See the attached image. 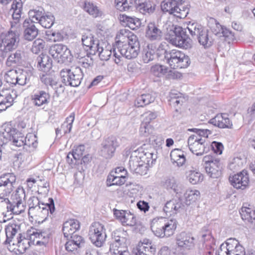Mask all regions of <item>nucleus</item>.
<instances>
[{"instance_id": "obj_1", "label": "nucleus", "mask_w": 255, "mask_h": 255, "mask_svg": "<svg viewBox=\"0 0 255 255\" xmlns=\"http://www.w3.org/2000/svg\"><path fill=\"white\" fill-rule=\"evenodd\" d=\"M16 177L13 173H6L0 176V200L6 204L7 212L18 215L21 213L23 209L19 204L4 196H7L13 190L15 185Z\"/></svg>"}, {"instance_id": "obj_2", "label": "nucleus", "mask_w": 255, "mask_h": 255, "mask_svg": "<svg viewBox=\"0 0 255 255\" xmlns=\"http://www.w3.org/2000/svg\"><path fill=\"white\" fill-rule=\"evenodd\" d=\"M140 50V44L136 35H131L129 41L113 48V56L115 58L114 61L117 64H120L122 57L128 59L136 58Z\"/></svg>"}, {"instance_id": "obj_3", "label": "nucleus", "mask_w": 255, "mask_h": 255, "mask_svg": "<svg viewBox=\"0 0 255 255\" xmlns=\"http://www.w3.org/2000/svg\"><path fill=\"white\" fill-rule=\"evenodd\" d=\"M28 136L30 137V135L28 134L24 137L23 134L11 124L5 123L2 125L0 130V144L2 146L12 141L13 145L20 147L27 144L24 143V141L26 142Z\"/></svg>"}, {"instance_id": "obj_4", "label": "nucleus", "mask_w": 255, "mask_h": 255, "mask_svg": "<svg viewBox=\"0 0 255 255\" xmlns=\"http://www.w3.org/2000/svg\"><path fill=\"white\" fill-rule=\"evenodd\" d=\"M175 220H168L163 217L153 219L151 222V229L154 234L159 238L168 237L172 235L176 228Z\"/></svg>"}, {"instance_id": "obj_5", "label": "nucleus", "mask_w": 255, "mask_h": 255, "mask_svg": "<svg viewBox=\"0 0 255 255\" xmlns=\"http://www.w3.org/2000/svg\"><path fill=\"white\" fill-rule=\"evenodd\" d=\"M19 229V226L15 224H8L5 228L6 238L3 244L5 245L8 244L10 246L11 244L13 246L16 245L17 248H14L13 250L16 249L19 254H22L30 247L32 241L29 239L22 240L16 239V241L13 240L14 236Z\"/></svg>"}, {"instance_id": "obj_6", "label": "nucleus", "mask_w": 255, "mask_h": 255, "mask_svg": "<svg viewBox=\"0 0 255 255\" xmlns=\"http://www.w3.org/2000/svg\"><path fill=\"white\" fill-rule=\"evenodd\" d=\"M45 42L42 39L37 38L33 42V59H35V64L37 68L43 72H48L52 67V61L46 54L41 52L44 47Z\"/></svg>"}, {"instance_id": "obj_7", "label": "nucleus", "mask_w": 255, "mask_h": 255, "mask_svg": "<svg viewBox=\"0 0 255 255\" xmlns=\"http://www.w3.org/2000/svg\"><path fill=\"white\" fill-rule=\"evenodd\" d=\"M165 58L170 68L172 69L185 68L190 64L189 56L176 49H173L166 53Z\"/></svg>"}, {"instance_id": "obj_8", "label": "nucleus", "mask_w": 255, "mask_h": 255, "mask_svg": "<svg viewBox=\"0 0 255 255\" xmlns=\"http://www.w3.org/2000/svg\"><path fill=\"white\" fill-rule=\"evenodd\" d=\"M81 69L76 67L71 69H63L60 72L62 82L66 86L78 87L83 78Z\"/></svg>"}, {"instance_id": "obj_9", "label": "nucleus", "mask_w": 255, "mask_h": 255, "mask_svg": "<svg viewBox=\"0 0 255 255\" xmlns=\"http://www.w3.org/2000/svg\"><path fill=\"white\" fill-rule=\"evenodd\" d=\"M169 42L176 47L187 49L192 47V40L181 27H175L173 34L168 38Z\"/></svg>"}, {"instance_id": "obj_10", "label": "nucleus", "mask_w": 255, "mask_h": 255, "mask_svg": "<svg viewBox=\"0 0 255 255\" xmlns=\"http://www.w3.org/2000/svg\"><path fill=\"white\" fill-rule=\"evenodd\" d=\"M33 209L38 212L39 216H41V220H38V223H42L45 221L49 214V211L52 214L55 211L54 201L52 198H49V203L40 204L39 197L33 196ZM35 220V222H37Z\"/></svg>"}, {"instance_id": "obj_11", "label": "nucleus", "mask_w": 255, "mask_h": 255, "mask_svg": "<svg viewBox=\"0 0 255 255\" xmlns=\"http://www.w3.org/2000/svg\"><path fill=\"white\" fill-rule=\"evenodd\" d=\"M182 0H167L163 1L161 4L162 10L164 12H168L170 14L180 18H184L188 12L186 9H181L182 6Z\"/></svg>"}, {"instance_id": "obj_12", "label": "nucleus", "mask_w": 255, "mask_h": 255, "mask_svg": "<svg viewBox=\"0 0 255 255\" xmlns=\"http://www.w3.org/2000/svg\"><path fill=\"white\" fill-rule=\"evenodd\" d=\"M127 237V233L123 230L114 231L112 234L113 241L110 245V252L116 254L118 251L128 249Z\"/></svg>"}, {"instance_id": "obj_13", "label": "nucleus", "mask_w": 255, "mask_h": 255, "mask_svg": "<svg viewBox=\"0 0 255 255\" xmlns=\"http://www.w3.org/2000/svg\"><path fill=\"white\" fill-rule=\"evenodd\" d=\"M89 236L94 245L98 247H101L106 238L104 225L99 222L93 223L90 227Z\"/></svg>"}, {"instance_id": "obj_14", "label": "nucleus", "mask_w": 255, "mask_h": 255, "mask_svg": "<svg viewBox=\"0 0 255 255\" xmlns=\"http://www.w3.org/2000/svg\"><path fill=\"white\" fill-rule=\"evenodd\" d=\"M18 39L15 32L9 30L0 43V56L4 58L8 52L17 47L16 40Z\"/></svg>"}, {"instance_id": "obj_15", "label": "nucleus", "mask_w": 255, "mask_h": 255, "mask_svg": "<svg viewBox=\"0 0 255 255\" xmlns=\"http://www.w3.org/2000/svg\"><path fill=\"white\" fill-rule=\"evenodd\" d=\"M188 145L190 150L194 154L200 156L208 152L209 146L205 138L199 136H190L188 139Z\"/></svg>"}, {"instance_id": "obj_16", "label": "nucleus", "mask_w": 255, "mask_h": 255, "mask_svg": "<svg viewBox=\"0 0 255 255\" xmlns=\"http://www.w3.org/2000/svg\"><path fill=\"white\" fill-rule=\"evenodd\" d=\"M49 53L58 63H63L71 59L72 55L67 46L62 44H54L50 47Z\"/></svg>"}, {"instance_id": "obj_17", "label": "nucleus", "mask_w": 255, "mask_h": 255, "mask_svg": "<svg viewBox=\"0 0 255 255\" xmlns=\"http://www.w3.org/2000/svg\"><path fill=\"white\" fill-rule=\"evenodd\" d=\"M130 170L139 175H144L146 173L147 165L141 159L139 152L134 151L130 157L129 160Z\"/></svg>"}, {"instance_id": "obj_18", "label": "nucleus", "mask_w": 255, "mask_h": 255, "mask_svg": "<svg viewBox=\"0 0 255 255\" xmlns=\"http://www.w3.org/2000/svg\"><path fill=\"white\" fill-rule=\"evenodd\" d=\"M176 243L181 249L189 250L195 247V239L191 233L182 232L177 235Z\"/></svg>"}, {"instance_id": "obj_19", "label": "nucleus", "mask_w": 255, "mask_h": 255, "mask_svg": "<svg viewBox=\"0 0 255 255\" xmlns=\"http://www.w3.org/2000/svg\"><path fill=\"white\" fill-rule=\"evenodd\" d=\"M114 214L123 225L133 226L136 224L135 216L129 210L114 209Z\"/></svg>"}, {"instance_id": "obj_20", "label": "nucleus", "mask_w": 255, "mask_h": 255, "mask_svg": "<svg viewBox=\"0 0 255 255\" xmlns=\"http://www.w3.org/2000/svg\"><path fill=\"white\" fill-rule=\"evenodd\" d=\"M102 145L101 153L102 156L106 158H110L112 157L116 148L119 146L117 138L114 136L106 139L103 141Z\"/></svg>"}, {"instance_id": "obj_21", "label": "nucleus", "mask_w": 255, "mask_h": 255, "mask_svg": "<svg viewBox=\"0 0 255 255\" xmlns=\"http://www.w3.org/2000/svg\"><path fill=\"white\" fill-rule=\"evenodd\" d=\"M213 25L211 26V29L212 32L216 36L219 37H224V39L228 41L234 39V35L233 32L229 29L221 25L215 19H212Z\"/></svg>"}, {"instance_id": "obj_22", "label": "nucleus", "mask_w": 255, "mask_h": 255, "mask_svg": "<svg viewBox=\"0 0 255 255\" xmlns=\"http://www.w3.org/2000/svg\"><path fill=\"white\" fill-rule=\"evenodd\" d=\"M163 36V32L159 26L154 22L148 23L145 29V37L151 41H160Z\"/></svg>"}, {"instance_id": "obj_23", "label": "nucleus", "mask_w": 255, "mask_h": 255, "mask_svg": "<svg viewBox=\"0 0 255 255\" xmlns=\"http://www.w3.org/2000/svg\"><path fill=\"white\" fill-rule=\"evenodd\" d=\"M229 180L231 184L237 189H245L248 185L249 177L247 172L243 170L242 172L230 177Z\"/></svg>"}, {"instance_id": "obj_24", "label": "nucleus", "mask_w": 255, "mask_h": 255, "mask_svg": "<svg viewBox=\"0 0 255 255\" xmlns=\"http://www.w3.org/2000/svg\"><path fill=\"white\" fill-rule=\"evenodd\" d=\"M136 255H155L156 249L148 239H143L140 242L137 247Z\"/></svg>"}, {"instance_id": "obj_25", "label": "nucleus", "mask_w": 255, "mask_h": 255, "mask_svg": "<svg viewBox=\"0 0 255 255\" xmlns=\"http://www.w3.org/2000/svg\"><path fill=\"white\" fill-rule=\"evenodd\" d=\"M82 42L87 51H89L92 55H95V51L98 49L97 45L100 43L98 40L95 39L93 35L88 32L82 35Z\"/></svg>"}, {"instance_id": "obj_26", "label": "nucleus", "mask_w": 255, "mask_h": 255, "mask_svg": "<svg viewBox=\"0 0 255 255\" xmlns=\"http://www.w3.org/2000/svg\"><path fill=\"white\" fill-rule=\"evenodd\" d=\"M40 80L46 86H50L53 88L55 92L58 93H61L64 92V87L62 84L58 82L57 78L52 75L43 74L40 76Z\"/></svg>"}, {"instance_id": "obj_27", "label": "nucleus", "mask_w": 255, "mask_h": 255, "mask_svg": "<svg viewBox=\"0 0 255 255\" xmlns=\"http://www.w3.org/2000/svg\"><path fill=\"white\" fill-rule=\"evenodd\" d=\"M133 3L136 9L143 14L152 13L155 10V4L149 0H134Z\"/></svg>"}, {"instance_id": "obj_28", "label": "nucleus", "mask_w": 255, "mask_h": 255, "mask_svg": "<svg viewBox=\"0 0 255 255\" xmlns=\"http://www.w3.org/2000/svg\"><path fill=\"white\" fill-rule=\"evenodd\" d=\"M182 207L183 204L179 198L173 199L166 203L163 208V211L167 214L174 215L180 212L182 209Z\"/></svg>"}, {"instance_id": "obj_29", "label": "nucleus", "mask_w": 255, "mask_h": 255, "mask_svg": "<svg viewBox=\"0 0 255 255\" xmlns=\"http://www.w3.org/2000/svg\"><path fill=\"white\" fill-rule=\"evenodd\" d=\"M210 123L220 128H231L232 124L227 114H218L210 120Z\"/></svg>"}, {"instance_id": "obj_30", "label": "nucleus", "mask_w": 255, "mask_h": 255, "mask_svg": "<svg viewBox=\"0 0 255 255\" xmlns=\"http://www.w3.org/2000/svg\"><path fill=\"white\" fill-rule=\"evenodd\" d=\"M156 44L150 43L144 47L141 55V58L144 63H148L153 61L156 56Z\"/></svg>"}, {"instance_id": "obj_31", "label": "nucleus", "mask_w": 255, "mask_h": 255, "mask_svg": "<svg viewBox=\"0 0 255 255\" xmlns=\"http://www.w3.org/2000/svg\"><path fill=\"white\" fill-rule=\"evenodd\" d=\"M80 228V224L77 220H69L63 224V232L65 237L69 238L74 234Z\"/></svg>"}, {"instance_id": "obj_32", "label": "nucleus", "mask_w": 255, "mask_h": 255, "mask_svg": "<svg viewBox=\"0 0 255 255\" xmlns=\"http://www.w3.org/2000/svg\"><path fill=\"white\" fill-rule=\"evenodd\" d=\"M236 245V239L230 238L227 240L225 243L220 245V248L217 252V255H230L231 252H233L235 246Z\"/></svg>"}, {"instance_id": "obj_33", "label": "nucleus", "mask_w": 255, "mask_h": 255, "mask_svg": "<svg viewBox=\"0 0 255 255\" xmlns=\"http://www.w3.org/2000/svg\"><path fill=\"white\" fill-rule=\"evenodd\" d=\"M171 160L173 164L180 167L182 166L185 162L186 158L184 152L182 150L175 148L170 152Z\"/></svg>"}, {"instance_id": "obj_34", "label": "nucleus", "mask_w": 255, "mask_h": 255, "mask_svg": "<svg viewBox=\"0 0 255 255\" xmlns=\"http://www.w3.org/2000/svg\"><path fill=\"white\" fill-rule=\"evenodd\" d=\"M205 170L209 176L217 178L221 174L222 166L219 161L212 162L209 166H205Z\"/></svg>"}, {"instance_id": "obj_35", "label": "nucleus", "mask_w": 255, "mask_h": 255, "mask_svg": "<svg viewBox=\"0 0 255 255\" xmlns=\"http://www.w3.org/2000/svg\"><path fill=\"white\" fill-rule=\"evenodd\" d=\"M105 45L103 42H100L97 47L98 49L95 51V55L98 54L101 60L107 61L113 53V50L111 46H105L104 48Z\"/></svg>"}, {"instance_id": "obj_36", "label": "nucleus", "mask_w": 255, "mask_h": 255, "mask_svg": "<svg viewBox=\"0 0 255 255\" xmlns=\"http://www.w3.org/2000/svg\"><path fill=\"white\" fill-rule=\"evenodd\" d=\"M196 37L199 43L205 48H209L212 45L213 38L209 35L208 30L205 28Z\"/></svg>"}, {"instance_id": "obj_37", "label": "nucleus", "mask_w": 255, "mask_h": 255, "mask_svg": "<svg viewBox=\"0 0 255 255\" xmlns=\"http://www.w3.org/2000/svg\"><path fill=\"white\" fill-rule=\"evenodd\" d=\"M164 186L168 189H172L176 194L180 195L183 191V186L180 185L174 177L167 178Z\"/></svg>"}, {"instance_id": "obj_38", "label": "nucleus", "mask_w": 255, "mask_h": 255, "mask_svg": "<svg viewBox=\"0 0 255 255\" xmlns=\"http://www.w3.org/2000/svg\"><path fill=\"white\" fill-rule=\"evenodd\" d=\"M155 96L151 94H143L137 97L134 104L137 107H142L154 102Z\"/></svg>"}, {"instance_id": "obj_39", "label": "nucleus", "mask_w": 255, "mask_h": 255, "mask_svg": "<svg viewBox=\"0 0 255 255\" xmlns=\"http://www.w3.org/2000/svg\"><path fill=\"white\" fill-rule=\"evenodd\" d=\"M131 35H134L131 34L128 30L126 29H121L116 36L117 47L119 46L120 45H122V44L128 42Z\"/></svg>"}, {"instance_id": "obj_40", "label": "nucleus", "mask_w": 255, "mask_h": 255, "mask_svg": "<svg viewBox=\"0 0 255 255\" xmlns=\"http://www.w3.org/2000/svg\"><path fill=\"white\" fill-rule=\"evenodd\" d=\"M200 192L196 189H188L184 193L185 203L186 205H190L199 199Z\"/></svg>"}, {"instance_id": "obj_41", "label": "nucleus", "mask_w": 255, "mask_h": 255, "mask_svg": "<svg viewBox=\"0 0 255 255\" xmlns=\"http://www.w3.org/2000/svg\"><path fill=\"white\" fill-rule=\"evenodd\" d=\"M22 54V52L20 50H16L14 53H11L8 56L6 65L7 66H14L15 65L21 64Z\"/></svg>"}, {"instance_id": "obj_42", "label": "nucleus", "mask_w": 255, "mask_h": 255, "mask_svg": "<svg viewBox=\"0 0 255 255\" xmlns=\"http://www.w3.org/2000/svg\"><path fill=\"white\" fill-rule=\"evenodd\" d=\"M121 20L126 23L127 26L132 30L138 28L141 24L139 19L135 17H131L126 15H123Z\"/></svg>"}, {"instance_id": "obj_43", "label": "nucleus", "mask_w": 255, "mask_h": 255, "mask_svg": "<svg viewBox=\"0 0 255 255\" xmlns=\"http://www.w3.org/2000/svg\"><path fill=\"white\" fill-rule=\"evenodd\" d=\"M127 177L124 175L116 176L113 174H109L107 179L106 183L107 186L113 185L121 186L126 182Z\"/></svg>"}, {"instance_id": "obj_44", "label": "nucleus", "mask_w": 255, "mask_h": 255, "mask_svg": "<svg viewBox=\"0 0 255 255\" xmlns=\"http://www.w3.org/2000/svg\"><path fill=\"white\" fill-rule=\"evenodd\" d=\"M11 9L13 10L12 18L15 20V23L18 22L21 17L22 9L21 0H13L11 4Z\"/></svg>"}, {"instance_id": "obj_45", "label": "nucleus", "mask_w": 255, "mask_h": 255, "mask_svg": "<svg viewBox=\"0 0 255 255\" xmlns=\"http://www.w3.org/2000/svg\"><path fill=\"white\" fill-rule=\"evenodd\" d=\"M187 179L192 184H196L203 180V175L199 172L195 170H189L186 172Z\"/></svg>"}, {"instance_id": "obj_46", "label": "nucleus", "mask_w": 255, "mask_h": 255, "mask_svg": "<svg viewBox=\"0 0 255 255\" xmlns=\"http://www.w3.org/2000/svg\"><path fill=\"white\" fill-rule=\"evenodd\" d=\"M240 213L244 221L252 223L255 220V211L250 208L242 207Z\"/></svg>"}, {"instance_id": "obj_47", "label": "nucleus", "mask_w": 255, "mask_h": 255, "mask_svg": "<svg viewBox=\"0 0 255 255\" xmlns=\"http://www.w3.org/2000/svg\"><path fill=\"white\" fill-rule=\"evenodd\" d=\"M84 9L94 17L100 16L102 15V11L96 5L89 1L85 2Z\"/></svg>"}, {"instance_id": "obj_48", "label": "nucleus", "mask_w": 255, "mask_h": 255, "mask_svg": "<svg viewBox=\"0 0 255 255\" xmlns=\"http://www.w3.org/2000/svg\"><path fill=\"white\" fill-rule=\"evenodd\" d=\"M139 154L141 157V159L147 165V167L150 165H152L154 162L155 161L157 158V154L153 152H139Z\"/></svg>"}, {"instance_id": "obj_49", "label": "nucleus", "mask_w": 255, "mask_h": 255, "mask_svg": "<svg viewBox=\"0 0 255 255\" xmlns=\"http://www.w3.org/2000/svg\"><path fill=\"white\" fill-rule=\"evenodd\" d=\"M49 96L48 93L45 91H40L38 94H35L34 98H33L35 105L37 106H40L43 104L48 103V99Z\"/></svg>"}, {"instance_id": "obj_50", "label": "nucleus", "mask_w": 255, "mask_h": 255, "mask_svg": "<svg viewBox=\"0 0 255 255\" xmlns=\"http://www.w3.org/2000/svg\"><path fill=\"white\" fill-rule=\"evenodd\" d=\"M32 19L30 18L26 19L23 23V26L25 28L23 32V37L28 41L32 40Z\"/></svg>"}, {"instance_id": "obj_51", "label": "nucleus", "mask_w": 255, "mask_h": 255, "mask_svg": "<svg viewBox=\"0 0 255 255\" xmlns=\"http://www.w3.org/2000/svg\"><path fill=\"white\" fill-rule=\"evenodd\" d=\"M187 28L192 36L197 37L204 28L201 24L197 22H189Z\"/></svg>"}, {"instance_id": "obj_52", "label": "nucleus", "mask_w": 255, "mask_h": 255, "mask_svg": "<svg viewBox=\"0 0 255 255\" xmlns=\"http://www.w3.org/2000/svg\"><path fill=\"white\" fill-rule=\"evenodd\" d=\"M25 191L23 187H19L11 195L10 199L21 205L22 200L25 199Z\"/></svg>"}, {"instance_id": "obj_53", "label": "nucleus", "mask_w": 255, "mask_h": 255, "mask_svg": "<svg viewBox=\"0 0 255 255\" xmlns=\"http://www.w3.org/2000/svg\"><path fill=\"white\" fill-rule=\"evenodd\" d=\"M54 17L51 14L44 15L41 19H39V24L45 28H50L54 24Z\"/></svg>"}, {"instance_id": "obj_54", "label": "nucleus", "mask_w": 255, "mask_h": 255, "mask_svg": "<svg viewBox=\"0 0 255 255\" xmlns=\"http://www.w3.org/2000/svg\"><path fill=\"white\" fill-rule=\"evenodd\" d=\"M74 119V114L72 113L67 118L66 121L61 125V129L63 131L64 133H69L70 132Z\"/></svg>"}, {"instance_id": "obj_55", "label": "nucleus", "mask_w": 255, "mask_h": 255, "mask_svg": "<svg viewBox=\"0 0 255 255\" xmlns=\"http://www.w3.org/2000/svg\"><path fill=\"white\" fill-rule=\"evenodd\" d=\"M151 73L157 77H160L167 72V68L163 65L156 64L151 67Z\"/></svg>"}, {"instance_id": "obj_56", "label": "nucleus", "mask_w": 255, "mask_h": 255, "mask_svg": "<svg viewBox=\"0 0 255 255\" xmlns=\"http://www.w3.org/2000/svg\"><path fill=\"white\" fill-rule=\"evenodd\" d=\"M151 128L149 124V121L142 122L139 128V133L143 136H148L151 132Z\"/></svg>"}, {"instance_id": "obj_57", "label": "nucleus", "mask_w": 255, "mask_h": 255, "mask_svg": "<svg viewBox=\"0 0 255 255\" xmlns=\"http://www.w3.org/2000/svg\"><path fill=\"white\" fill-rule=\"evenodd\" d=\"M243 166L242 159L239 157H236L232 159L229 164V167L231 170H237Z\"/></svg>"}, {"instance_id": "obj_58", "label": "nucleus", "mask_w": 255, "mask_h": 255, "mask_svg": "<svg viewBox=\"0 0 255 255\" xmlns=\"http://www.w3.org/2000/svg\"><path fill=\"white\" fill-rule=\"evenodd\" d=\"M195 132L194 134H192L191 136H199L200 138H205L208 137V135L211 134V131L207 129H199L193 128L192 129Z\"/></svg>"}, {"instance_id": "obj_59", "label": "nucleus", "mask_w": 255, "mask_h": 255, "mask_svg": "<svg viewBox=\"0 0 255 255\" xmlns=\"http://www.w3.org/2000/svg\"><path fill=\"white\" fill-rule=\"evenodd\" d=\"M181 94L175 90H172L170 93V101L172 104H180L183 102L181 99Z\"/></svg>"}, {"instance_id": "obj_60", "label": "nucleus", "mask_w": 255, "mask_h": 255, "mask_svg": "<svg viewBox=\"0 0 255 255\" xmlns=\"http://www.w3.org/2000/svg\"><path fill=\"white\" fill-rule=\"evenodd\" d=\"M85 146L83 145H80L73 150V155H71L76 161L78 160L83 156Z\"/></svg>"}, {"instance_id": "obj_61", "label": "nucleus", "mask_w": 255, "mask_h": 255, "mask_svg": "<svg viewBox=\"0 0 255 255\" xmlns=\"http://www.w3.org/2000/svg\"><path fill=\"white\" fill-rule=\"evenodd\" d=\"M152 144L156 147L160 148H162V146L164 142V138L162 135L158 134L153 135L151 138Z\"/></svg>"}, {"instance_id": "obj_62", "label": "nucleus", "mask_w": 255, "mask_h": 255, "mask_svg": "<svg viewBox=\"0 0 255 255\" xmlns=\"http://www.w3.org/2000/svg\"><path fill=\"white\" fill-rule=\"evenodd\" d=\"M46 35L50 40L54 42L63 40V35L59 32H47Z\"/></svg>"}, {"instance_id": "obj_63", "label": "nucleus", "mask_w": 255, "mask_h": 255, "mask_svg": "<svg viewBox=\"0 0 255 255\" xmlns=\"http://www.w3.org/2000/svg\"><path fill=\"white\" fill-rule=\"evenodd\" d=\"M29 77L27 78L26 74H21L16 77L14 82L13 81L11 83L14 84H17L20 85H24L27 83V81H29Z\"/></svg>"}, {"instance_id": "obj_64", "label": "nucleus", "mask_w": 255, "mask_h": 255, "mask_svg": "<svg viewBox=\"0 0 255 255\" xmlns=\"http://www.w3.org/2000/svg\"><path fill=\"white\" fill-rule=\"evenodd\" d=\"M236 247L233 250V252H231L230 255H246L245 248L240 244L239 241L236 240Z\"/></svg>"}]
</instances>
